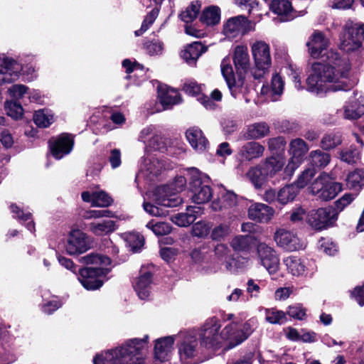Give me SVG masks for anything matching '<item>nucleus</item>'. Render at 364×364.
Here are the masks:
<instances>
[{
  "label": "nucleus",
  "mask_w": 364,
  "mask_h": 364,
  "mask_svg": "<svg viewBox=\"0 0 364 364\" xmlns=\"http://www.w3.org/2000/svg\"><path fill=\"white\" fill-rule=\"evenodd\" d=\"M199 11L200 5L198 3H193L180 14V17L183 21L188 23L197 17Z\"/></svg>",
  "instance_id": "nucleus-59"
},
{
  "label": "nucleus",
  "mask_w": 364,
  "mask_h": 364,
  "mask_svg": "<svg viewBox=\"0 0 364 364\" xmlns=\"http://www.w3.org/2000/svg\"><path fill=\"white\" fill-rule=\"evenodd\" d=\"M158 98L164 109H170L173 105L181 102V97L176 90L168 87L166 85L158 87Z\"/></svg>",
  "instance_id": "nucleus-27"
},
{
  "label": "nucleus",
  "mask_w": 364,
  "mask_h": 364,
  "mask_svg": "<svg viewBox=\"0 0 364 364\" xmlns=\"http://www.w3.org/2000/svg\"><path fill=\"white\" fill-rule=\"evenodd\" d=\"M252 237L249 235H237L231 242V247L236 252H248L252 248Z\"/></svg>",
  "instance_id": "nucleus-45"
},
{
  "label": "nucleus",
  "mask_w": 364,
  "mask_h": 364,
  "mask_svg": "<svg viewBox=\"0 0 364 364\" xmlns=\"http://www.w3.org/2000/svg\"><path fill=\"white\" fill-rule=\"evenodd\" d=\"M212 228V223L207 221H198L192 226V235L197 237H205Z\"/></svg>",
  "instance_id": "nucleus-53"
},
{
  "label": "nucleus",
  "mask_w": 364,
  "mask_h": 364,
  "mask_svg": "<svg viewBox=\"0 0 364 364\" xmlns=\"http://www.w3.org/2000/svg\"><path fill=\"white\" fill-rule=\"evenodd\" d=\"M310 192L322 200L334 198L341 191L342 185L334 182L326 173H321L309 187Z\"/></svg>",
  "instance_id": "nucleus-11"
},
{
  "label": "nucleus",
  "mask_w": 364,
  "mask_h": 364,
  "mask_svg": "<svg viewBox=\"0 0 364 364\" xmlns=\"http://www.w3.org/2000/svg\"><path fill=\"white\" fill-rule=\"evenodd\" d=\"M80 261L83 264L92 266L80 269L77 279L80 284L87 290L100 289L111 269V259L100 253H90L82 257Z\"/></svg>",
  "instance_id": "nucleus-3"
},
{
  "label": "nucleus",
  "mask_w": 364,
  "mask_h": 364,
  "mask_svg": "<svg viewBox=\"0 0 364 364\" xmlns=\"http://www.w3.org/2000/svg\"><path fill=\"white\" fill-rule=\"evenodd\" d=\"M82 199L85 202L91 203L92 206L106 208L113 203L112 198L105 191H84L82 193Z\"/></svg>",
  "instance_id": "nucleus-28"
},
{
  "label": "nucleus",
  "mask_w": 364,
  "mask_h": 364,
  "mask_svg": "<svg viewBox=\"0 0 364 364\" xmlns=\"http://www.w3.org/2000/svg\"><path fill=\"white\" fill-rule=\"evenodd\" d=\"M357 141L360 144V147L351 145L348 148L342 149L338 152V158L343 162L348 164L358 163L360 159V148L363 147V141L357 137Z\"/></svg>",
  "instance_id": "nucleus-35"
},
{
  "label": "nucleus",
  "mask_w": 364,
  "mask_h": 364,
  "mask_svg": "<svg viewBox=\"0 0 364 364\" xmlns=\"http://www.w3.org/2000/svg\"><path fill=\"white\" fill-rule=\"evenodd\" d=\"M233 61L237 70L245 71L249 65L250 58L246 46H237L234 50Z\"/></svg>",
  "instance_id": "nucleus-36"
},
{
  "label": "nucleus",
  "mask_w": 364,
  "mask_h": 364,
  "mask_svg": "<svg viewBox=\"0 0 364 364\" xmlns=\"http://www.w3.org/2000/svg\"><path fill=\"white\" fill-rule=\"evenodd\" d=\"M149 337L134 338L114 348L117 364H144Z\"/></svg>",
  "instance_id": "nucleus-4"
},
{
  "label": "nucleus",
  "mask_w": 364,
  "mask_h": 364,
  "mask_svg": "<svg viewBox=\"0 0 364 364\" xmlns=\"http://www.w3.org/2000/svg\"><path fill=\"white\" fill-rule=\"evenodd\" d=\"M251 53L255 61V68L252 70L255 79L264 77L272 65L270 47L263 41H256L251 44Z\"/></svg>",
  "instance_id": "nucleus-8"
},
{
  "label": "nucleus",
  "mask_w": 364,
  "mask_h": 364,
  "mask_svg": "<svg viewBox=\"0 0 364 364\" xmlns=\"http://www.w3.org/2000/svg\"><path fill=\"white\" fill-rule=\"evenodd\" d=\"M269 134V127L264 122H255L247 126L243 137L246 140H257Z\"/></svg>",
  "instance_id": "nucleus-33"
},
{
  "label": "nucleus",
  "mask_w": 364,
  "mask_h": 364,
  "mask_svg": "<svg viewBox=\"0 0 364 364\" xmlns=\"http://www.w3.org/2000/svg\"><path fill=\"white\" fill-rule=\"evenodd\" d=\"M270 9L279 16L281 21H289L296 16V11L289 0H272Z\"/></svg>",
  "instance_id": "nucleus-24"
},
{
  "label": "nucleus",
  "mask_w": 364,
  "mask_h": 364,
  "mask_svg": "<svg viewBox=\"0 0 364 364\" xmlns=\"http://www.w3.org/2000/svg\"><path fill=\"white\" fill-rule=\"evenodd\" d=\"M221 73L225 78L232 95L235 97L236 84L232 67L228 57L224 58L221 63Z\"/></svg>",
  "instance_id": "nucleus-38"
},
{
  "label": "nucleus",
  "mask_w": 364,
  "mask_h": 364,
  "mask_svg": "<svg viewBox=\"0 0 364 364\" xmlns=\"http://www.w3.org/2000/svg\"><path fill=\"white\" fill-rule=\"evenodd\" d=\"M247 176L255 188H261L269 181L267 176L264 174L260 166L251 168L247 172Z\"/></svg>",
  "instance_id": "nucleus-43"
},
{
  "label": "nucleus",
  "mask_w": 364,
  "mask_h": 364,
  "mask_svg": "<svg viewBox=\"0 0 364 364\" xmlns=\"http://www.w3.org/2000/svg\"><path fill=\"white\" fill-rule=\"evenodd\" d=\"M274 240L278 247L288 252H294L304 248V243L293 231L280 228L276 230Z\"/></svg>",
  "instance_id": "nucleus-16"
},
{
  "label": "nucleus",
  "mask_w": 364,
  "mask_h": 364,
  "mask_svg": "<svg viewBox=\"0 0 364 364\" xmlns=\"http://www.w3.org/2000/svg\"><path fill=\"white\" fill-rule=\"evenodd\" d=\"M127 245L134 252L139 251L144 245V237L137 232H129L124 235Z\"/></svg>",
  "instance_id": "nucleus-48"
},
{
  "label": "nucleus",
  "mask_w": 364,
  "mask_h": 364,
  "mask_svg": "<svg viewBox=\"0 0 364 364\" xmlns=\"http://www.w3.org/2000/svg\"><path fill=\"white\" fill-rule=\"evenodd\" d=\"M176 336H169L159 338L154 346V364L166 362L171 358Z\"/></svg>",
  "instance_id": "nucleus-18"
},
{
  "label": "nucleus",
  "mask_w": 364,
  "mask_h": 364,
  "mask_svg": "<svg viewBox=\"0 0 364 364\" xmlns=\"http://www.w3.org/2000/svg\"><path fill=\"white\" fill-rule=\"evenodd\" d=\"M340 48L344 52L353 55L357 60H364V44L358 24L346 26L341 37Z\"/></svg>",
  "instance_id": "nucleus-9"
},
{
  "label": "nucleus",
  "mask_w": 364,
  "mask_h": 364,
  "mask_svg": "<svg viewBox=\"0 0 364 364\" xmlns=\"http://www.w3.org/2000/svg\"><path fill=\"white\" fill-rule=\"evenodd\" d=\"M186 136L191 146L198 152L205 151L209 145L208 141L201 129L193 127L186 132Z\"/></svg>",
  "instance_id": "nucleus-26"
},
{
  "label": "nucleus",
  "mask_w": 364,
  "mask_h": 364,
  "mask_svg": "<svg viewBox=\"0 0 364 364\" xmlns=\"http://www.w3.org/2000/svg\"><path fill=\"white\" fill-rule=\"evenodd\" d=\"M265 319L269 323L281 325L287 321V314L274 308L266 309Z\"/></svg>",
  "instance_id": "nucleus-49"
},
{
  "label": "nucleus",
  "mask_w": 364,
  "mask_h": 364,
  "mask_svg": "<svg viewBox=\"0 0 364 364\" xmlns=\"http://www.w3.org/2000/svg\"><path fill=\"white\" fill-rule=\"evenodd\" d=\"M12 217L18 220L21 223H26V226L28 230L33 232L35 230V225L31 219V214L28 212H25L18 205L15 203H11L9 206Z\"/></svg>",
  "instance_id": "nucleus-39"
},
{
  "label": "nucleus",
  "mask_w": 364,
  "mask_h": 364,
  "mask_svg": "<svg viewBox=\"0 0 364 364\" xmlns=\"http://www.w3.org/2000/svg\"><path fill=\"white\" fill-rule=\"evenodd\" d=\"M231 232L229 224L221 223L215 226L211 231L210 237L213 240H222Z\"/></svg>",
  "instance_id": "nucleus-55"
},
{
  "label": "nucleus",
  "mask_w": 364,
  "mask_h": 364,
  "mask_svg": "<svg viewBox=\"0 0 364 364\" xmlns=\"http://www.w3.org/2000/svg\"><path fill=\"white\" fill-rule=\"evenodd\" d=\"M306 46L312 58H326L324 63L316 62L311 65L306 80V90L318 96L347 90L346 80L350 71L349 60L338 53L328 50L329 40L321 31H314Z\"/></svg>",
  "instance_id": "nucleus-1"
},
{
  "label": "nucleus",
  "mask_w": 364,
  "mask_h": 364,
  "mask_svg": "<svg viewBox=\"0 0 364 364\" xmlns=\"http://www.w3.org/2000/svg\"><path fill=\"white\" fill-rule=\"evenodd\" d=\"M316 174V170L314 168H308L304 170L301 174L299 176L296 181V185L299 188L305 187L311 178Z\"/></svg>",
  "instance_id": "nucleus-64"
},
{
  "label": "nucleus",
  "mask_w": 364,
  "mask_h": 364,
  "mask_svg": "<svg viewBox=\"0 0 364 364\" xmlns=\"http://www.w3.org/2000/svg\"><path fill=\"white\" fill-rule=\"evenodd\" d=\"M264 151V146L259 143L249 141L241 146L238 154L242 160L252 161L262 157Z\"/></svg>",
  "instance_id": "nucleus-30"
},
{
  "label": "nucleus",
  "mask_w": 364,
  "mask_h": 364,
  "mask_svg": "<svg viewBox=\"0 0 364 364\" xmlns=\"http://www.w3.org/2000/svg\"><path fill=\"white\" fill-rule=\"evenodd\" d=\"M284 82L282 77L277 74H273L270 85H263L261 89V95L264 100L275 102L279 100L284 91Z\"/></svg>",
  "instance_id": "nucleus-22"
},
{
  "label": "nucleus",
  "mask_w": 364,
  "mask_h": 364,
  "mask_svg": "<svg viewBox=\"0 0 364 364\" xmlns=\"http://www.w3.org/2000/svg\"><path fill=\"white\" fill-rule=\"evenodd\" d=\"M186 185L184 176H177L169 185L159 186L152 193L151 198L158 205L165 207H176L181 203V198L177 193L181 191Z\"/></svg>",
  "instance_id": "nucleus-7"
},
{
  "label": "nucleus",
  "mask_w": 364,
  "mask_h": 364,
  "mask_svg": "<svg viewBox=\"0 0 364 364\" xmlns=\"http://www.w3.org/2000/svg\"><path fill=\"white\" fill-rule=\"evenodd\" d=\"M257 326V321L254 318H250L242 324L232 321L219 333L221 328L220 321L215 317H211L205 321L200 328L199 333L200 345L213 350L223 346L224 350H230L247 340L254 332Z\"/></svg>",
  "instance_id": "nucleus-2"
},
{
  "label": "nucleus",
  "mask_w": 364,
  "mask_h": 364,
  "mask_svg": "<svg viewBox=\"0 0 364 364\" xmlns=\"http://www.w3.org/2000/svg\"><path fill=\"white\" fill-rule=\"evenodd\" d=\"M309 160L312 166L325 167L329 164L331 156L328 154L321 150H315L310 152Z\"/></svg>",
  "instance_id": "nucleus-47"
},
{
  "label": "nucleus",
  "mask_w": 364,
  "mask_h": 364,
  "mask_svg": "<svg viewBox=\"0 0 364 364\" xmlns=\"http://www.w3.org/2000/svg\"><path fill=\"white\" fill-rule=\"evenodd\" d=\"M177 338V348L181 364H198L204 360L203 350L196 335L192 333H181Z\"/></svg>",
  "instance_id": "nucleus-6"
},
{
  "label": "nucleus",
  "mask_w": 364,
  "mask_h": 364,
  "mask_svg": "<svg viewBox=\"0 0 364 364\" xmlns=\"http://www.w3.org/2000/svg\"><path fill=\"white\" fill-rule=\"evenodd\" d=\"M275 214L274 209L262 203H254L247 210L248 218L257 223H267L272 220Z\"/></svg>",
  "instance_id": "nucleus-19"
},
{
  "label": "nucleus",
  "mask_w": 364,
  "mask_h": 364,
  "mask_svg": "<svg viewBox=\"0 0 364 364\" xmlns=\"http://www.w3.org/2000/svg\"><path fill=\"white\" fill-rule=\"evenodd\" d=\"M33 120L38 127L46 128L54 122L55 116L50 109H42L35 112Z\"/></svg>",
  "instance_id": "nucleus-42"
},
{
  "label": "nucleus",
  "mask_w": 364,
  "mask_h": 364,
  "mask_svg": "<svg viewBox=\"0 0 364 364\" xmlns=\"http://www.w3.org/2000/svg\"><path fill=\"white\" fill-rule=\"evenodd\" d=\"M86 235L80 230L70 232L65 245V251L70 255L82 254L89 249Z\"/></svg>",
  "instance_id": "nucleus-17"
},
{
  "label": "nucleus",
  "mask_w": 364,
  "mask_h": 364,
  "mask_svg": "<svg viewBox=\"0 0 364 364\" xmlns=\"http://www.w3.org/2000/svg\"><path fill=\"white\" fill-rule=\"evenodd\" d=\"M346 181L350 188L360 189L364 186V169L357 168L349 172Z\"/></svg>",
  "instance_id": "nucleus-46"
},
{
  "label": "nucleus",
  "mask_w": 364,
  "mask_h": 364,
  "mask_svg": "<svg viewBox=\"0 0 364 364\" xmlns=\"http://www.w3.org/2000/svg\"><path fill=\"white\" fill-rule=\"evenodd\" d=\"M49 143L50 152L53 157L60 159L72 151L74 141L71 135L62 134L53 141L50 140Z\"/></svg>",
  "instance_id": "nucleus-20"
},
{
  "label": "nucleus",
  "mask_w": 364,
  "mask_h": 364,
  "mask_svg": "<svg viewBox=\"0 0 364 364\" xmlns=\"http://www.w3.org/2000/svg\"><path fill=\"white\" fill-rule=\"evenodd\" d=\"M146 227L150 229L156 235H165L169 234L172 228L171 225L165 222H155L154 220L149 222Z\"/></svg>",
  "instance_id": "nucleus-51"
},
{
  "label": "nucleus",
  "mask_w": 364,
  "mask_h": 364,
  "mask_svg": "<svg viewBox=\"0 0 364 364\" xmlns=\"http://www.w3.org/2000/svg\"><path fill=\"white\" fill-rule=\"evenodd\" d=\"M114 350H109L97 354L93 359L94 364H117Z\"/></svg>",
  "instance_id": "nucleus-57"
},
{
  "label": "nucleus",
  "mask_w": 364,
  "mask_h": 364,
  "mask_svg": "<svg viewBox=\"0 0 364 364\" xmlns=\"http://www.w3.org/2000/svg\"><path fill=\"white\" fill-rule=\"evenodd\" d=\"M284 164V158L278 155L266 159L260 168L262 169L264 174L270 180L282 171Z\"/></svg>",
  "instance_id": "nucleus-32"
},
{
  "label": "nucleus",
  "mask_w": 364,
  "mask_h": 364,
  "mask_svg": "<svg viewBox=\"0 0 364 364\" xmlns=\"http://www.w3.org/2000/svg\"><path fill=\"white\" fill-rule=\"evenodd\" d=\"M152 274L150 272L141 271L134 283V288L141 299H146L151 292Z\"/></svg>",
  "instance_id": "nucleus-25"
},
{
  "label": "nucleus",
  "mask_w": 364,
  "mask_h": 364,
  "mask_svg": "<svg viewBox=\"0 0 364 364\" xmlns=\"http://www.w3.org/2000/svg\"><path fill=\"white\" fill-rule=\"evenodd\" d=\"M319 250L327 255H334L338 252V246L329 238H321L318 243Z\"/></svg>",
  "instance_id": "nucleus-58"
},
{
  "label": "nucleus",
  "mask_w": 364,
  "mask_h": 364,
  "mask_svg": "<svg viewBox=\"0 0 364 364\" xmlns=\"http://www.w3.org/2000/svg\"><path fill=\"white\" fill-rule=\"evenodd\" d=\"M158 14V9H154L149 14H148L141 24V28L135 31V35L137 36L142 35L154 23Z\"/></svg>",
  "instance_id": "nucleus-62"
},
{
  "label": "nucleus",
  "mask_w": 364,
  "mask_h": 364,
  "mask_svg": "<svg viewBox=\"0 0 364 364\" xmlns=\"http://www.w3.org/2000/svg\"><path fill=\"white\" fill-rule=\"evenodd\" d=\"M341 143V137L339 134L328 133L322 138L321 146L323 149L328 150L335 148Z\"/></svg>",
  "instance_id": "nucleus-52"
},
{
  "label": "nucleus",
  "mask_w": 364,
  "mask_h": 364,
  "mask_svg": "<svg viewBox=\"0 0 364 364\" xmlns=\"http://www.w3.org/2000/svg\"><path fill=\"white\" fill-rule=\"evenodd\" d=\"M283 262L287 267V272L294 277L304 276L306 272V267L304 262L296 257L289 256L283 259Z\"/></svg>",
  "instance_id": "nucleus-34"
},
{
  "label": "nucleus",
  "mask_w": 364,
  "mask_h": 364,
  "mask_svg": "<svg viewBox=\"0 0 364 364\" xmlns=\"http://www.w3.org/2000/svg\"><path fill=\"white\" fill-rule=\"evenodd\" d=\"M5 110L6 114L14 119H19L23 117V109L21 105L13 100L5 102Z\"/></svg>",
  "instance_id": "nucleus-50"
},
{
  "label": "nucleus",
  "mask_w": 364,
  "mask_h": 364,
  "mask_svg": "<svg viewBox=\"0 0 364 364\" xmlns=\"http://www.w3.org/2000/svg\"><path fill=\"white\" fill-rule=\"evenodd\" d=\"M309 150V146L301 139H295L289 144V153L291 157L304 160V156Z\"/></svg>",
  "instance_id": "nucleus-44"
},
{
  "label": "nucleus",
  "mask_w": 364,
  "mask_h": 364,
  "mask_svg": "<svg viewBox=\"0 0 364 364\" xmlns=\"http://www.w3.org/2000/svg\"><path fill=\"white\" fill-rule=\"evenodd\" d=\"M296 184H289L282 188L277 196V200L282 205H286L294 200L299 193Z\"/></svg>",
  "instance_id": "nucleus-40"
},
{
  "label": "nucleus",
  "mask_w": 364,
  "mask_h": 364,
  "mask_svg": "<svg viewBox=\"0 0 364 364\" xmlns=\"http://www.w3.org/2000/svg\"><path fill=\"white\" fill-rule=\"evenodd\" d=\"M139 141L145 145L146 151H164L167 148L166 139L161 135L154 126L144 128L139 133Z\"/></svg>",
  "instance_id": "nucleus-14"
},
{
  "label": "nucleus",
  "mask_w": 364,
  "mask_h": 364,
  "mask_svg": "<svg viewBox=\"0 0 364 364\" xmlns=\"http://www.w3.org/2000/svg\"><path fill=\"white\" fill-rule=\"evenodd\" d=\"M187 173L192 201L196 204L209 202L213 197V191L209 186L210 177L196 168H188Z\"/></svg>",
  "instance_id": "nucleus-5"
},
{
  "label": "nucleus",
  "mask_w": 364,
  "mask_h": 364,
  "mask_svg": "<svg viewBox=\"0 0 364 364\" xmlns=\"http://www.w3.org/2000/svg\"><path fill=\"white\" fill-rule=\"evenodd\" d=\"M211 249L210 242L203 243L191 252V257L195 262L203 261Z\"/></svg>",
  "instance_id": "nucleus-56"
},
{
  "label": "nucleus",
  "mask_w": 364,
  "mask_h": 364,
  "mask_svg": "<svg viewBox=\"0 0 364 364\" xmlns=\"http://www.w3.org/2000/svg\"><path fill=\"white\" fill-rule=\"evenodd\" d=\"M206 51V48L200 42L187 45L181 52V57L190 65H195L199 57Z\"/></svg>",
  "instance_id": "nucleus-31"
},
{
  "label": "nucleus",
  "mask_w": 364,
  "mask_h": 364,
  "mask_svg": "<svg viewBox=\"0 0 364 364\" xmlns=\"http://www.w3.org/2000/svg\"><path fill=\"white\" fill-rule=\"evenodd\" d=\"M28 88L21 84H16L9 87L7 92L14 99V101L19 100L28 94Z\"/></svg>",
  "instance_id": "nucleus-60"
},
{
  "label": "nucleus",
  "mask_w": 364,
  "mask_h": 364,
  "mask_svg": "<svg viewBox=\"0 0 364 364\" xmlns=\"http://www.w3.org/2000/svg\"><path fill=\"white\" fill-rule=\"evenodd\" d=\"M112 217H113V214L109 210H90L85 211L82 215L85 220Z\"/></svg>",
  "instance_id": "nucleus-63"
},
{
  "label": "nucleus",
  "mask_w": 364,
  "mask_h": 364,
  "mask_svg": "<svg viewBox=\"0 0 364 364\" xmlns=\"http://www.w3.org/2000/svg\"><path fill=\"white\" fill-rule=\"evenodd\" d=\"M0 83H9L16 80L18 77V73L22 70L21 65L14 59L4 55H0ZM23 75L27 76V80H33L36 77V70L29 66L26 69H23Z\"/></svg>",
  "instance_id": "nucleus-10"
},
{
  "label": "nucleus",
  "mask_w": 364,
  "mask_h": 364,
  "mask_svg": "<svg viewBox=\"0 0 364 364\" xmlns=\"http://www.w3.org/2000/svg\"><path fill=\"white\" fill-rule=\"evenodd\" d=\"M286 314L293 318L304 320L306 316V310L301 304H296L289 306Z\"/></svg>",
  "instance_id": "nucleus-61"
},
{
  "label": "nucleus",
  "mask_w": 364,
  "mask_h": 364,
  "mask_svg": "<svg viewBox=\"0 0 364 364\" xmlns=\"http://www.w3.org/2000/svg\"><path fill=\"white\" fill-rule=\"evenodd\" d=\"M249 259L244 257H237L232 258L229 261H226V269L231 272H235L246 268L248 265Z\"/></svg>",
  "instance_id": "nucleus-54"
},
{
  "label": "nucleus",
  "mask_w": 364,
  "mask_h": 364,
  "mask_svg": "<svg viewBox=\"0 0 364 364\" xmlns=\"http://www.w3.org/2000/svg\"><path fill=\"white\" fill-rule=\"evenodd\" d=\"M164 169V165L158 158L151 156L143 159L141 164L140 171L136 176V179L142 176H146L151 179L154 176H157L162 170Z\"/></svg>",
  "instance_id": "nucleus-23"
},
{
  "label": "nucleus",
  "mask_w": 364,
  "mask_h": 364,
  "mask_svg": "<svg viewBox=\"0 0 364 364\" xmlns=\"http://www.w3.org/2000/svg\"><path fill=\"white\" fill-rule=\"evenodd\" d=\"M200 20L207 26H214L220 21V9L216 6H210L205 9L200 16Z\"/></svg>",
  "instance_id": "nucleus-41"
},
{
  "label": "nucleus",
  "mask_w": 364,
  "mask_h": 364,
  "mask_svg": "<svg viewBox=\"0 0 364 364\" xmlns=\"http://www.w3.org/2000/svg\"><path fill=\"white\" fill-rule=\"evenodd\" d=\"M254 30V26L244 16L228 19L223 25V33L228 38H235Z\"/></svg>",
  "instance_id": "nucleus-15"
},
{
  "label": "nucleus",
  "mask_w": 364,
  "mask_h": 364,
  "mask_svg": "<svg viewBox=\"0 0 364 364\" xmlns=\"http://www.w3.org/2000/svg\"><path fill=\"white\" fill-rule=\"evenodd\" d=\"M256 250L259 264L270 275L277 274L279 269L280 260L274 248L260 242L257 243Z\"/></svg>",
  "instance_id": "nucleus-13"
},
{
  "label": "nucleus",
  "mask_w": 364,
  "mask_h": 364,
  "mask_svg": "<svg viewBox=\"0 0 364 364\" xmlns=\"http://www.w3.org/2000/svg\"><path fill=\"white\" fill-rule=\"evenodd\" d=\"M337 219L338 212L332 207L311 210L306 215L307 223L316 230H322L333 226Z\"/></svg>",
  "instance_id": "nucleus-12"
},
{
  "label": "nucleus",
  "mask_w": 364,
  "mask_h": 364,
  "mask_svg": "<svg viewBox=\"0 0 364 364\" xmlns=\"http://www.w3.org/2000/svg\"><path fill=\"white\" fill-rule=\"evenodd\" d=\"M88 229L97 236H103L114 231L116 226L113 220H107L92 222L88 225Z\"/></svg>",
  "instance_id": "nucleus-37"
},
{
  "label": "nucleus",
  "mask_w": 364,
  "mask_h": 364,
  "mask_svg": "<svg viewBox=\"0 0 364 364\" xmlns=\"http://www.w3.org/2000/svg\"><path fill=\"white\" fill-rule=\"evenodd\" d=\"M341 112L346 119L353 120L360 118L364 114V96L356 95L349 99Z\"/></svg>",
  "instance_id": "nucleus-21"
},
{
  "label": "nucleus",
  "mask_w": 364,
  "mask_h": 364,
  "mask_svg": "<svg viewBox=\"0 0 364 364\" xmlns=\"http://www.w3.org/2000/svg\"><path fill=\"white\" fill-rule=\"evenodd\" d=\"M203 214V209L198 206H189L186 213H181L171 217V221L180 227H187Z\"/></svg>",
  "instance_id": "nucleus-29"
}]
</instances>
